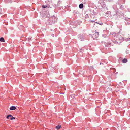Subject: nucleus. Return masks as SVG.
Returning a JSON list of instances; mask_svg holds the SVG:
<instances>
[{"instance_id":"nucleus-13","label":"nucleus","mask_w":130,"mask_h":130,"mask_svg":"<svg viewBox=\"0 0 130 130\" xmlns=\"http://www.w3.org/2000/svg\"><path fill=\"white\" fill-rule=\"evenodd\" d=\"M8 115L9 116V117H12V115Z\"/></svg>"},{"instance_id":"nucleus-5","label":"nucleus","mask_w":130,"mask_h":130,"mask_svg":"<svg viewBox=\"0 0 130 130\" xmlns=\"http://www.w3.org/2000/svg\"><path fill=\"white\" fill-rule=\"evenodd\" d=\"M83 5L82 4H80L79 6V8H83Z\"/></svg>"},{"instance_id":"nucleus-4","label":"nucleus","mask_w":130,"mask_h":130,"mask_svg":"<svg viewBox=\"0 0 130 130\" xmlns=\"http://www.w3.org/2000/svg\"><path fill=\"white\" fill-rule=\"evenodd\" d=\"M61 127V125H58L57 126H56V128L57 129H59Z\"/></svg>"},{"instance_id":"nucleus-2","label":"nucleus","mask_w":130,"mask_h":130,"mask_svg":"<svg viewBox=\"0 0 130 130\" xmlns=\"http://www.w3.org/2000/svg\"><path fill=\"white\" fill-rule=\"evenodd\" d=\"M127 60L125 58H124V59H123L122 60V62L124 63H126L127 62Z\"/></svg>"},{"instance_id":"nucleus-12","label":"nucleus","mask_w":130,"mask_h":130,"mask_svg":"<svg viewBox=\"0 0 130 130\" xmlns=\"http://www.w3.org/2000/svg\"><path fill=\"white\" fill-rule=\"evenodd\" d=\"M9 117H9V115H8L7 116V118L8 119H9Z\"/></svg>"},{"instance_id":"nucleus-7","label":"nucleus","mask_w":130,"mask_h":130,"mask_svg":"<svg viewBox=\"0 0 130 130\" xmlns=\"http://www.w3.org/2000/svg\"><path fill=\"white\" fill-rule=\"evenodd\" d=\"M71 96L73 99L75 98V96L74 94H72L71 95Z\"/></svg>"},{"instance_id":"nucleus-6","label":"nucleus","mask_w":130,"mask_h":130,"mask_svg":"<svg viewBox=\"0 0 130 130\" xmlns=\"http://www.w3.org/2000/svg\"><path fill=\"white\" fill-rule=\"evenodd\" d=\"M79 73L82 75H83L84 73V72L83 71H80L79 72Z\"/></svg>"},{"instance_id":"nucleus-15","label":"nucleus","mask_w":130,"mask_h":130,"mask_svg":"<svg viewBox=\"0 0 130 130\" xmlns=\"http://www.w3.org/2000/svg\"><path fill=\"white\" fill-rule=\"evenodd\" d=\"M96 23H98V22H96Z\"/></svg>"},{"instance_id":"nucleus-14","label":"nucleus","mask_w":130,"mask_h":130,"mask_svg":"<svg viewBox=\"0 0 130 130\" xmlns=\"http://www.w3.org/2000/svg\"><path fill=\"white\" fill-rule=\"evenodd\" d=\"M118 73V72H116V74H117Z\"/></svg>"},{"instance_id":"nucleus-3","label":"nucleus","mask_w":130,"mask_h":130,"mask_svg":"<svg viewBox=\"0 0 130 130\" xmlns=\"http://www.w3.org/2000/svg\"><path fill=\"white\" fill-rule=\"evenodd\" d=\"M0 41L2 42H4L5 40L4 38L3 37H1L0 38Z\"/></svg>"},{"instance_id":"nucleus-10","label":"nucleus","mask_w":130,"mask_h":130,"mask_svg":"<svg viewBox=\"0 0 130 130\" xmlns=\"http://www.w3.org/2000/svg\"><path fill=\"white\" fill-rule=\"evenodd\" d=\"M47 7V6H44V5H43L42 6V7L43 8H46Z\"/></svg>"},{"instance_id":"nucleus-11","label":"nucleus","mask_w":130,"mask_h":130,"mask_svg":"<svg viewBox=\"0 0 130 130\" xmlns=\"http://www.w3.org/2000/svg\"><path fill=\"white\" fill-rule=\"evenodd\" d=\"M98 24H100V25H102V24H103V23L101 22H99V23H98Z\"/></svg>"},{"instance_id":"nucleus-1","label":"nucleus","mask_w":130,"mask_h":130,"mask_svg":"<svg viewBox=\"0 0 130 130\" xmlns=\"http://www.w3.org/2000/svg\"><path fill=\"white\" fill-rule=\"evenodd\" d=\"M16 107L14 106H12L10 107V109L11 110H13L16 109Z\"/></svg>"},{"instance_id":"nucleus-9","label":"nucleus","mask_w":130,"mask_h":130,"mask_svg":"<svg viewBox=\"0 0 130 130\" xmlns=\"http://www.w3.org/2000/svg\"><path fill=\"white\" fill-rule=\"evenodd\" d=\"M15 119V118L14 117L12 116L10 118V119L11 120L13 119Z\"/></svg>"},{"instance_id":"nucleus-8","label":"nucleus","mask_w":130,"mask_h":130,"mask_svg":"<svg viewBox=\"0 0 130 130\" xmlns=\"http://www.w3.org/2000/svg\"><path fill=\"white\" fill-rule=\"evenodd\" d=\"M95 35L97 36H98L99 35V33L98 32H96L95 33Z\"/></svg>"}]
</instances>
